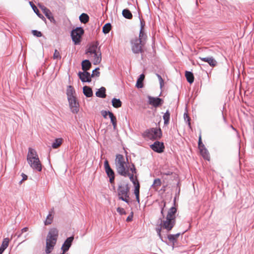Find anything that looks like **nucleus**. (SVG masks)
<instances>
[{
  "mask_svg": "<svg viewBox=\"0 0 254 254\" xmlns=\"http://www.w3.org/2000/svg\"><path fill=\"white\" fill-rule=\"evenodd\" d=\"M79 78L83 83L88 82L89 83L91 81V77L90 73L88 71H79L77 73Z\"/></svg>",
  "mask_w": 254,
  "mask_h": 254,
  "instance_id": "ddd939ff",
  "label": "nucleus"
},
{
  "mask_svg": "<svg viewBox=\"0 0 254 254\" xmlns=\"http://www.w3.org/2000/svg\"><path fill=\"white\" fill-rule=\"evenodd\" d=\"M100 68L99 67H96L94 70H92V74H90L91 78L95 76L99 77L100 74L99 71Z\"/></svg>",
  "mask_w": 254,
  "mask_h": 254,
  "instance_id": "c03bdc74",
  "label": "nucleus"
},
{
  "mask_svg": "<svg viewBox=\"0 0 254 254\" xmlns=\"http://www.w3.org/2000/svg\"><path fill=\"white\" fill-rule=\"evenodd\" d=\"M200 154L202 156L204 159L209 161L210 157L208 150L206 148L204 149H200L199 151Z\"/></svg>",
  "mask_w": 254,
  "mask_h": 254,
  "instance_id": "c756f323",
  "label": "nucleus"
},
{
  "mask_svg": "<svg viewBox=\"0 0 254 254\" xmlns=\"http://www.w3.org/2000/svg\"><path fill=\"white\" fill-rule=\"evenodd\" d=\"M28 163L33 169L35 170L38 172L42 171V165L39 158H34V159L33 160H29V161L28 162Z\"/></svg>",
  "mask_w": 254,
  "mask_h": 254,
  "instance_id": "f8f14e48",
  "label": "nucleus"
},
{
  "mask_svg": "<svg viewBox=\"0 0 254 254\" xmlns=\"http://www.w3.org/2000/svg\"><path fill=\"white\" fill-rule=\"evenodd\" d=\"M104 168L107 177L115 176V173L113 169L111 167L108 160L106 159L104 162Z\"/></svg>",
  "mask_w": 254,
  "mask_h": 254,
  "instance_id": "2eb2a0df",
  "label": "nucleus"
},
{
  "mask_svg": "<svg viewBox=\"0 0 254 254\" xmlns=\"http://www.w3.org/2000/svg\"><path fill=\"white\" fill-rule=\"evenodd\" d=\"M112 25L110 23H106L102 28V32L104 34H108L111 30Z\"/></svg>",
  "mask_w": 254,
  "mask_h": 254,
  "instance_id": "e433bc0d",
  "label": "nucleus"
},
{
  "mask_svg": "<svg viewBox=\"0 0 254 254\" xmlns=\"http://www.w3.org/2000/svg\"><path fill=\"white\" fill-rule=\"evenodd\" d=\"M177 212V208L176 206H172L168 211L167 216L165 220L163 218H160L158 221L160 222V226L167 231H171L174 227L176 223V214Z\"/></svg>",
  "mask_w": 254,
  "mask_h": 254,
  "instance_id": "f257e3e1",
  "label": "nucleus"
},
{
  "mask_svg": "<svg viewBox=\"0 0 254 254\" xmlns=\"http://www.w3.org/2000/svg\"><path fill=\"white\" fill-rule=\"evenodd\" d=\"M179 196H177V194H175V196L174 198V206H176V200L177 198H178Z\"/></svg>",
  "mask_w": 254,
  "mask_h": 254,
  "instance_id": "0e129e2a",
  "label": "nucleus"
},
{
  "mask_svg": "<svg viewBox=\"0 0 254 254\" xmlns=\"http://www.w3.org/2000/svg\"><path fill=\"white\" fill-rule=\"evenodd\" d=\"M138 14H139L138 18L140 20V27L139 30H141L144 29V27L145 26V22L143 19H141L139 12L138 13Z\"/></svg>",
  "mask_w": 254,
  "mask_h": 254,
  "instance_id": "5fc2aeb1",
  "label": "nucleus"
},
{
  "mask_svg": "<svg viewBox=\"0 0 254 254\" xmlns=\"http://www.w3.org/2000/svg\"><path fill=\"white\" fill-rule=\"evenodd\" d=\"M184 118L185 121H186V122L188 123V125L190 127V118L189 116V115L187 112H185L184 114Z\"/></svg>",
  "mask_w": 254,
  "mask_h": 254,
  "instance_id": "3c124183",
  "label": "nucleus"
},
{
  "mask_svg": "<svg viewBox=\"0 0 254 254\" xmlns=\"http://www.w3.org/2000/svg\"><path fill=\"white\" fill-rule=\"evenodd\" d=\"M135 198H136V201L139 204L140 203L139 195L135 196Z\"/></svg>",
  "mask_w": 254,
  "mask_h": 254,
  "instance_id": "338daca9",
  "label": "nucleus"
},
{
  "mask_svg": "<svg viewBox=\"0 0 254 254\" xmlns=\"http://www.w3.org/2000/svg\"><path fill=\"white\" fill-rule=\"evenodd\" d=\"M156 75L157 76L159 79L160 88H162L163 86L164 85V80L162 78V76L159 74L156 73Z\"/></svg>",
  "mask_w": 254,
  "mask_h": 254,
  "instance_id": "864d4df0",
  "label": "nucleus"
},
{
  "mask_svg": "<svg viewBox=\"0 0 254 254\" xmlns=\"http://www.w3.org/2000/svg\"><path fill=\"white\" fill-rule=\"evenodd\" d=\"M140 41L146 43V41L147 38V36L145 32L144 29L139 30V36L137 38Z\"/></svg>",
  "mask_w": 254,
  "mask_h": 254,
  "instance_id": "72a5a7b5",
  "label": "nucleus"
},
{
  "mask_svg": "<svg viewBox=\"0 0 254 254\" xmlns=\"http://www.w3.org/2000/svg\"><path fill=\"white\" fill-rule=\"evenodd\" d=\"M198 149L199 151L200 150V149H204L206 148L205 145H204V144L202 142L201 134L199 135V138H198Z\"/></svg>",
  "mask_w": 254,
  "mask_h": 254,
  "instance_id": "a18cd8bd",
  "label": "nucleus"
},
{
  "mask_svg": "<svg viewBox=\"0 0 254 254\" xmlns=\"http://www.w3.org/2000/svg\"><path fill=\"white\" fill-rule=\"evenodd\" d=\"M117 211L121 215H126L127 212L123 208L118 207L117 208Z\"/></svg>",
  "mask_w": 254,
  "mask_h": 254,
  "instance_id": "4d7b16f0",
  "label": "nucleus"
},
{
  "mask_svg": "<svg viewBox=\"0 0 254 254\" xmlns=\"http://www.w3.org/2000/svg\"><path fill=\"white\" fill-rule=\"evenodd\" d=\"M31 33L36 37H41L43 36L42 33L37 30H32Z\"/></svg>",
  "mask_w": 254,
  "mask_h": 254,
  "instance_id": "09e8293b",
  "label": "nucleus"
},
{
  "mask_svg": "<svg viewBox=\"0 0 254 254\" xmlns=\"http://www.w3.org/2000/svg\"><path fill=\"white\" fill-rule=\"evenodd\" d=\"M81 23L85 24L89 20V16L87 13H82L79 17Z\"/></svg>",
  "mask_w": 254,
  "mask_h": 254,
  "instance_id": "f704fd0d",
  "label": "nucleus"
},
{
  "mask_svg": "<svg viewBox=\"0 0 254 254\" xmlns=\"http://www.w3.org/2000/svg\"><path fill=\"white\" fill-rule=\"evenodd\" d=\"M58 235L59 231L57 228H53L51 229L47 235L46 241L57 243Z\"/></svg>",
  "mask_w": 254,
  "mask_h": 254,
  "instance_id": "6e6552de",
  "label": "nucleus"
},
{
  "mask_svg": "<svg viewBox=\"0 0 254 254\" xmlns=\"http://www.w3.org/2000/svg\"><path fill=\"white\" fill-rule=\"evenodd\" d=\"M94 55V62L93 64L97 65L99 64L102 60V56L101 51H98L97 53L93 54Z\"/></svg>",
  "mask_w": 254,
  "mask_h": 254,
  "instance_id": "cd10ccee",
  "label": "nucleus"
},
{
  "mask_svg": "<svg viewBox=\"0 0 254 254\" xmlns=\"http://www.w3.org/2000/svg\"><path fill=\"white\" fill-rule=\"evenodd\" d=\"M84 33V30L82 27H77L73 29L70 32L72 41L75 45H79L81 42V37Z\"/></svg>",
  "mask_w": 254,
  "mask_h": 254,
  "instance_id": "20e7f679",
  "label": "nucleus"
},
{
  "mask_svg": "<svg viewBox=\"0 0 254 254\" xmlns=\"http://www.w3.org/2000/svg\"><path fill=\"white\" fill-rule=\"evenodd\" d=\"M128 166L127 168H128V171L130 170L131 172V174H136L137 173V170L135 168V165L133 163H129Z\"/></svg>",
  "mask_w": 254,
  "mask_h": 254,
  "instance_id": "79ce46f5",
  "label": "nucleus"
},
{
  "mask_svg": "<svg viewBox=\"0 0 254 254\" xmlns=\"http://www.w3.org/2000/svg\"><path fill=\"white\" fill-rule=\"evenodd\" d=\"M111 113H112V112L110 111L102 110L101 111V114L102 116L105 119H107L108 116H109V117Z\"/></svg>",
  "mask_w": 254,
  "mask_h": 254,
  "instance_id": "603ef678",
  "label": "nucleus"
},
{
  "mask_svg": "<svg viewBox=\"0 0 254 254\" xmlns=\"http://www.w3.org/2000/svg\"><path fill=\"white\" fill-rule=\"evenodd\" d=\"M161 180L159 178H157L154 180L153 183L152 187H159L161 185Z\"/></svg>",
  "mask_w": 254,
  "mask_h": 254,
  "instance_id": "8fccbe9b",
  "label": "nucleus"
},
{
  "mask_svg": "<svg viewBox=\"0 0 254 254\" xmlns=\"http://www.w3.org/2000/svg\"><path fill=\"white\" fill-rule=\"evenodd\" d=\"M164 174L166 176H170L172 174V172L170 171H167V172L164 173Z\"/></svg>",
  "mask_w": 254,
  "mask_h": 254,
  "instance_id": "69168bd1",
  "label": "nucleus"
},
{
  "mask_svg": "<svg viewBox=\"0 0 254 254\" xmlns=\"http://www.w3.org/2000/svg\"><path fill=\"white\" fill-rule=\"evenodd\" d=\"M53 59H61V56L60 54V53L58 52V50H55V52L53 55Z\"/></svg>",
  "mask_w": 254,
  "mask_h": 254,
  "instance_id": "6e6d98bb",
  "label": "nucleus"
},
{
  "mask_svg": "<svg viewBox=\"0 0 254 254\" xmlns=\"http://www.w3.org/2000/svg\"><path fill=\"white\" fill-rule=\"evenodd\" d=\"M53 217L52 215L50 213L47 216L46 220L44 222L45 225H49L52 222Z\"/></svg>",
  "mask_w": 254,
  "mask_h": 254,
  "instance_id": "37998d69",
  "label": "nucleus"
},
{
  "mask_svg": "<svg viewBox=\"0 0 254 254\" xmlns=\"http://www.w3.org/2000/svg\"><path fill=\"white\" fill-rule=\"evenodd\" d=\"M75 93V91L73 87L71 85H68L67 86L66 94L67 97L69 98L70 97L75 96L74 94Z\"/></svg>",
  "mask_w": 254,
  "mask_h": 254,
  "instance_id": "7c9ffc66",
  "label": "nucleus"
},
{
  "mask_svg": "<svg viewBox=\"0 0 254 254\" xmlns=\"http://www.w3.org/2000/svg\"><path fill=\"white\" fill-rule=\"evenodd\" d=\"M129 197V192H127L123 195H122L121 196H119V199L124 201L125 202H126L127 203L129 204V201L128 199Z\"/></svg>",
  "mask_w": 254,
  "mask_h": 254,
  "instance_id": "a19ab883",
  "label": "nucleus"
},
{
  "mask_svg": "<svg viewBox=\"0 0 254 254\" xmlns=\"http://www.w3.org/2000/svg\"><path fill=\"white\" fill-rule=\"evenodd\" d=\"M145 79V74L141 73L137 77L135 84V87L137 88H142L143 87V81Z\"/></svg>",
  "mask_w": 254,
  "mask_h": 254,
  "instance_id": "4be33fe9",
  "label": "nucleus"
},
{
  "mask_svg": "<svg viewBox=\"0 0 254 254\" xmlns=\"http://www.w3.org/2000/svg\"><path fill=\"white\" fill-rule=\"evenodd\" d=\"M185 77L187 81L190 84H192L194 82V77L191 71L186 70L185 71Z\"/></svg>",
  "mask_w": 254,
  "mask_h": 254,
  "instance_id": "bb28decb",
  "label": "nucleus"
},
{
  "mask_svg": "<svg viewBox=\"0 0 254 254\" xmlns=\"http://www.w3.org/2000/svg\"><path fill=\"white\" fill-rule=\"evenodd\" d=\"M43 12L44 13L46 17L53 23L56 24V21L51 11L46 7L43 9Z\"/></svg>",
  "mask_w": 254,
  "mask_h": 254,
  "instance_id": "412c9836",
  "label": "nucleus"
},
{
  "mask_svg": "<svg viewBox=\"0 0 254 254\" xmlns=\"http://www.w3.org/2000/svg\"><path fill=\"white\" fill-rule=\"evenodd\" d=\"M133 216V212L131 211L130 214L127 216L126 219V221L127 222H130L132 220Z\"/></svg>",
  "mask_w": 254,
  "mask_h": 254,
  "instance_id": "bf43d9fd",
  "label": "nucleus"
},
{
  "mask_svg": "<svg viewBox=\"0 0 254 254\" xmlns=\"http://www.w3.org/2000/svg\"><path fill=\"white\" fill-rule=\"evenodd\" d=\"M112 105L115 108H119L122 106V102L120 99L113 98L111 101Z\"/></svg>",
  "mask_w": 254,
  "mask_h": 254,
  "instance_id": "473e14b6",
  "label": "nucleus"
},
{
  "mask_svg": "<svg viewBox=\"0 0 254 254\" xmlns=\"http://www.w3.org/2000/svg\"><path fill=\"white\" fill-rule=\"evenodd\" d=\"M153 143L149 145L150 148L155 152L161 154L164 152L165 146L163 142L154 140Z\"/></svg>",
  "mask_w": 254,
  "mask_h": 254,
  "instance_id": "39448f33",
  "label": "nucleus"
},
{
  "mask_svg": "<svg viewBox=\"0 0 254 254\" xmlns=\"http://www.w3.org/2000/svg\"><path fill=\"white\" fill-rule=\"evenodd\" d=\"M141 135L143 138H148L152 141L159 140L162 137V131L160 127H150L143 131Z\"/></svg>",
  "mask_w": 254,
  "mask_h": 254,
  "instance_id": "f03ea898",
  "label": "nucleus"
},
{
  "mask_svg": "<svg viewBox=\"0 0 254 254\" xmlns=\"http://www.w3.org/2000/svg\"><path fill=\"white\" fill-rule=\"evenodd\" d=\"M122 15L126 19H131L133 15L131 11L128 8H125L122 11Z\"/></svg>",
  "mask_w": 254,
  "mask_h": 254,
  "instance_id": "c85d7f7f",
  "label": "nucleus"
},
{
  "mask_svg": "<svg viewBox=\"0 0 254 254\" xmlns=\"http://www.w3.org/2000/svg\"><path fill=\"white\" fill-rule=\"evenodd\" d=\"M109 118L111 120V123H112L114 129H116L117 124V121L116 117L114 115V114L113 113H111Z\"/></svg>",
  "mask_w": 254,
  "mask_h": 254,
  "instance_id": "4c0bfd02",
  "label": "nucleus"
},
{
  "mask_svg": "<svg viewBox=\"0 0 254 254\" xmlns=\"http://www.w3.org/2000/svg\"><path fill=\"white\" fill-rule=\"evenodd\" d=\"M63 141L62 138H56L52 143L51 146L54 149L57 148L62 144Z\"/></svg>",
  "mask_w": 254,
  "mask_h": 254,
  "instance_id": "2f4dec72",
  "label": "nucleus"
},
{
  "mask_svg": "<svg viewBox=\"0 0 254 254\" xmlns=\"http://www.w3.org/2000/svg\"><path fill=\"white\" fill-rule=\"evenodd\" d=\"M117 190L118 197L121 196L127 192H129L130 187L128 184L125 185L120 184L118 186Z\"/></svg>",
  "mask_w": 254,
  "mask_h": 254,
  "instance_id": "4468645a",
  "label": "nucleus"
},
{
  "mask_svg": "<svg viewBox=\"0 0 254 254\" xmlns=\"http://www.w3.org/2000/svg\"><path fill=\"white\" fill-rule=\"evenodd\" d=\"M9 241L10 240L8 238H4L0 248L5 250L8 247Z\"/></svg>",
  "mask_w": 254,
  "mask_h": 254,
  "instance_id": "58836bf2",
  "label": "nucleus"
},
{
  "mask_svg": "<svg viewBox=\"0 0 254 254\" xmlns=\"http://www.w3.org/2000/svg\"><path fill=\"white\" fill-rule=\"evenodd\" d=\"M56 243L46 241L45 253L46 254H50L54 248Z\"/></svg>",
  "mask_w": 254,
  "mask_h": 254,
  "instance_id": "5701e85b",
  "label": "nucleus"
},
{
  "mask_svg": "<svg viewBox=\"0 0 254 254\" xmlns=\"http://www.w3.org/2000/svg\"><path fill=\"white\" fill-rule=\"evenodd\" d=\"M21 176H22V180H23V181H25V180H27V179H28V176H27V175H26V174H24V173H22L21 174Z\"/></svg>",
  "mask_w": 254,
  "mask_h": 254,
  "instance_id": "e2e57ef3",
  "label": "nucleus"
},
{
  "mask_svg": "<svg viewBox=\"0 0 254 254\" xmlns=\"http://www.w3.org/2000/svg\"><path fill=\"white\" fill-rule=\"evenodd\" d=\"M121 164H129L128 157L127 155L126 156V161H125L124 157L122 154H118L116 156L115 164L117 165Z\"/></svg>",
  "mask_w": 254,
  "mask_h": 254,
  "instance_id": "dca6fc26",
  "label": "nucleus"
},
{
  "mask_svg": "<svg viewBox=\"0 0 254 254\" xmlns=\"http://www.w3.org/2000/svg\"><path fill=\"white\" fill-rule=\"evenodd\" d=\"M99 42L98 41H96L91 43L88 46V48L85 51V54H90L91 55L97 53V50L98 51H100V46L99 47Z\"/></svg>",
  "mask_w": 254,
  "mask_h": 254,
  "instance_id": "9d476101",
  "label": "nucleus"
},
{
  "mask_svg": "<svg viewBox=\"0 0 254 254\" xmlns=\"http://www.w3.org/2000/svg\"><path fill=\"white\" fill-rule=\"evenodd\" d=\"M37 158L39 157L36 150L31 147H29L28 148V151L27 156V162H28L29 160H33L34 159V158Z\"/></svg>",
  "mask_w": 254,
  "mask_h": 254,
  "instance_id": "6ab92c4d",
  "label": "nucleus"
},
{
  "mask_svg": "<svg viewBox=\"0 0 254 254\" xmlns=\"http://www.w3.org/2000/svg\"><path fill=\"white\" fill-rule=\"evenodd\" d=\"M147 98L148 103L155 108L162 106L164 103L163 99L159 97H154L148 95Z\"/></svg>",
  "mask_w": 254,
  "mask_h": 254,
  "instance_id": "0eeeda50",
  "label": "nucleus"
},
{
  "mask_svg": "<svg viewBox=\"0 0 254 254\" xmlns=\"http://www.w3.org/2000/svg\"><path fill=\"white\" fill-rule=\"evenodd\" d=\"M162 203H163V205H161V211H160V213H161V216H162L161 218H165L164 208H165V207L166 206V202L165 201L163 200L162 201Z\"/></svg>",
  "mask_w": 254,
  "mask_h": 254,
  "instance_id": "49530a36",
  "label": "nucleus"
},
{
  "mask_svg": "<svg viewBox=\"0 0 254 254\" xmlns=\"http://www.w3.org/2000/svg\"><path fill=\"white\" fill-rule=\"evenodd\" d=\"M81 65L82 70L85 71H88L92 67V63L88 59L83 60Z\"/></svg>",
  "mask_w": 254,
  "mask_h": 254,
  "instance_id": "aec40b11",
  "label": "nucleus"
},
{
  "mask_svg": "<svg viewBox=\"0 0 254 254\" xmlns=\"http://www.w3.org/2000/svg\"><path fill=\"white\" fill-rule=\"evenodd\" d=\"M199 59L202 62L207 63L210 66L214 67L217 65V62L213 57H207L204 58L199 57Z\"/></svg>",
  "mask_w": 254,
  "mask_h": 254,
  "instance_id": "f3484780",
  "label": "nucleus"
},
{
  "mask_svg": "<svg viewBox=\"0 0 254 254\" xmlns=\"http://www.w3.org/2000/svg\"><path fill=\"white\" fill-rule=\"evenodd\" d=\"M134 194L135 196L139 195L140 184L137 183L136 185L134 186Z\"/></svg>",
  "mask_w": 254,
  "mask_h": 254,
  "instance_id": "de8ad7c7",
  "label": "nucleus"
},
{
  "mask_svg": "<svg viewBox=\"0 0 254 254\" xmlns=\"http://www.w3.org/2000/svg\"><path fill=\"white\" fill-rule=\"evenodd\" d=\"M74 240V236L72 235L69 237H67L64 241L61 247V250L63 253H66L68 251L70 248L72 246Z\"/></svg>",
  "mask_w": 254,
  "mask_h": 254,
  "instance_id": "1a4fd4ad",
  "label": "nucleus"
},
{
  "mask_svg": "<svg viewBox=\"0 0 254 254\" xmlns=\"http://www.w3.org/2000/svg\"><path fill=\"white\" fill-rule=\"evenodd\" d=\"M71 111L73 114H77L79 111V105L75 96L67 98Z\"/></svg>",
  "mask_w": 254,
  "mask_h": 254,
  "instance_id": "423d86ee",
  "label": "nucleus"
},
{
  "mask_svg": "<svg viewBox=\"0 0 254 254\" xmlns=\"http://www.w3.org/2000/svg\"><path fill=\"white\" fill-rule=\"evenodd\" d=\"M128 175H126V177H128L129 178L130 181L132 182V183L133 184V185H136L137 183H139L138 180L136 179H135L134 178V175L133 174H131L129 172L127 173V174Z\"/></svg>",
  "mask_w": 254,
  "mask_h": 254,
  "instance_id": "ea45409f",
  "label": "nucleus"
},
{
  "mask_svg": "<svg viewBox=\"0 0 254 254\" xmlns=\"http://www.w3.org/2000/svg\"><path fill=\"white\" fill-rule=\"evenodd\" d=\"M29 3H30L32 8L33 9V11L37 15V16L39 17H40V18H42V19L44 20L45 21H46V18L43 16V15L40 12V11L39 10V9L38 8V7L31 1H29Z\"/></svg>",
  "mask_w": 254,
  "mask_h": 254,
  "instance_id": "a878e982",
  "label": "nucleus"
},
{
  "mask_svg": "<svg viewBox=\"0 0 254 254\" xmlns=\"http://www.w3.org/2000/svg\"><path fill=\"white\" fill-rule=\"evenodd\" d=\"M127 164H121L115 165L116 169L118 174L122 176L126 177V175L129 172L128 168H127Z\"/></svg>",
  "mask_w": 254,
  "mask_h": 254,
  "instance_id": "9b49d317",
  "label": "nucleus"
},
{
  "mask_svg": "<svg viewBox=\"0 0 254 254\" xmlns=\"http://www.w3.org/2000/svg\"><path fill=\"white\" fill-rule=\"evenodd\" d=\"M163 118L164 120V125H167L169 124L170 119V113L168 110H167L166 113H164Z\"/></svg>",
  "mask_w": 254,
  "mask_h": 254,
  "instance_id": "c9c22d12",
  "label": "nucleus"
},
{
  "mask_svg": "<svg viewBox=\"0 0 254 254\" xmlns=\"http://www.w3.org/2000/svg\"><path fill=\"white\" fill-rule=\"evenodd\" d=\"M106 89L102 86L97 90L95 93L97 97L101 98H104L106 96Z\"/></svg>",
  "mask_w": 254,
  "mask_h": 254,
  "instance_id": "393cba45",
  "label": "nucleus"
},
{
  "mask_svg": "<svg viewBox=\"0 0 254 254\" xmlns=\"http://www.w3.org/2000/svg\"><path fill=\"white\" fill-rule=\"evenodd\" d=\"M222 117H223V119L224 122L225 123H226V121H227V120H226V118H225V117L224 116L223 112H222Z\"/></svg>",
  "mask_w": 254,
  "mask_h": 254,
  "instance_id": "774afa93",
  "label": "nucleus"
},
{
  "mask_svg": "<svg viewBox=\"0 0 254 254\" xmlns=\"http://www.w3.org/2000/svg\"><path fill=\"white\" fill-rule=\"evenodd\" d=\"M109 179V182L111 184H115V176H112L111 177H108Z\"/></svg>",
  "mask_w": 254,
  "mask_h": 254,
  "instance_id": "052dcab7",
  "label": "nucleus"
},
{
  "mask_svg": "<svg viewBox=\"0 0 254 254\" xmlns=\"http://www.w3.org/2000/svg\"><path fill=\"white\" fill-rule=\"evenodd\" d=\"M28 228L26 227L23 228L21 230V233L18 235L17 237L18 238L20 237L23 233L27 232L28 231Z\"/></svg>",
  "mask_w": 254,
  "mask_h": 254,
  "instance_id": "680f3d73",
  "label": "nucleus"
},
{
  "mask_svg": "<svg viewBox=\"0 0 254 254\" xmlns=\"http://www.w3.org/2000/svg\"><path fill=\"white\" fill-rule=\"evenodd\" d=\"M83 93L88 98L91 97L93 96V91L89 86L85 85L83 87Z\"/></svg>",
  "mask_w": 254,
  "mask_h": 254,
  "instance_id": "b1692460",
  "label": "nucleus"
},
{
  "mask_svg": "<svg viewBox=\"0 0 254 254\" xmlns=\"http://www.w3.org/2000/svg\"><path fill=\"white\" fill-rule=\"evenodd\" d=\"M188 230H186L183 231L182 233H178L176 234H169L167 236V238L168 240L173 243V248H174V245L175 243L177 241V239L181 235H183L185 232H186Z\"/></svg>",
  "mask_w": 254,
  "mask_h": 254,
  "instance_id": "a211bd4d",
  "label": "nucleus"
},
{
  "mask_svg": "<svg viewBox=\"0 0 254 254\" xmlns=\"http://www.w3.org/2000/svg\"><path fill=\"white\" fill-rule=\"evenodd\" d=\"M131 49L132 52L134 54H138L139 53H143L144 52V46L145 44L142 41L138 39L137 37H135L130 41Z\"/></svg>",
  "mask_w": 254,
  "mask_h": 254,
  "instance_id": "7ed1b4c3",
  "label": "nucleus"
},
{
  "mask_svg": "<svg viewBox=\"0 0 254 254\" xmlns=\"http://www.w3.org/2000/svg\"><path fill=\"white\" fill-rule=\"evenodd\" d=\"M163 228L161 226L160 227H158L156 228V231L157 233V235L159 236V238L161 239L162 241H163L162 237L161 236V229Z\"/></svg>",
  "mask_w": 254,
  "mask_h": 254,
  "instance_id": "13d9d810",
  "label": "nucleus"
}]
</instances>
